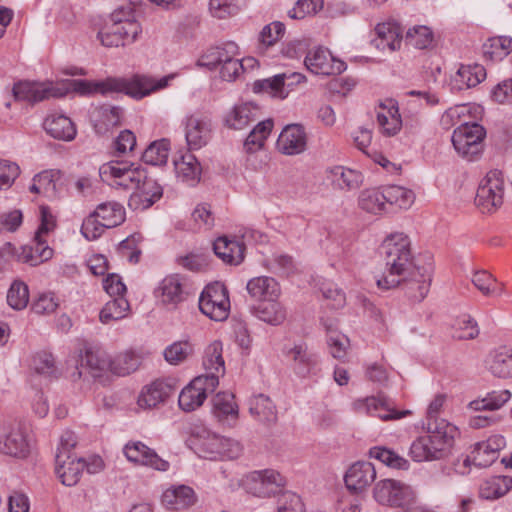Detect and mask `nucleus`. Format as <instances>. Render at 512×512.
<instances>
[{"instance_id": "nucleus-1", "label": "nucleus", "mask_w": 512, "mask_h": 512, "mask_svg": "<svg viewBox=\"0 0 512 512\" xmlns=\"http://www.w3.org/2000/svg\"><path fill=\"white\" fill-rule=\"evenodd\" d=\"M173 75L155 79L150 76L135 74L131 78L108 77L102 81L73 80V90L81 95L99 93L110 95L113 93H124L134 99H142L151 93L164 89L168 86Z\"/></svg>"}, {"instance_id": "nucleus-2", "label": "nucleus", "mask_w": 512, "mask_h": 512, "mask_svg": "<svg viewBox=\"0 0 512 512\" xmlns=\"http://www.w3.org/2000/svg\"><path fill=\"white\" fill-rule=\"evenodd\" d=\"M381 254L385 262V271L377 279V286L382 290L396 288L399 278L421 264L411 252V242L403 233H393L385 238L381 245Z\"/></svg>"}, {"instance_id": "nucleus-3", "label": "nucleus", "mask_w": 512, "mask_h": 512, "mask_svg": "<svg viewBox=\"0 0 512 512\" xmlns=\"http://www.w3.org/2000/svg\"><path fill=\"white\" fill-rule=\"evenodd\" d=\"M427 435L415 439L410 446V455L416 462L436 461L451 454L458 428L448 421L426 423Z\"/></svg>"}, {"instance_id": "nucleus-4", "label": "nucleus", "mask_w": 512, "mask_h": 512, "mask_svg": "<svg viewBox=\"0 0 512 512\" xmlns=\"http://www.w3.org/2000/svg\"><path fill=\"white\" fill-rule=\"evenodd\" d=\"M76 444L77 438L74 432H64L60 438V444L55 456L56 473L65 486L77 484L85 468V459L78 457L73 452Z\"/></svg>"}, {"instance_id": "nucleus-5", "label": "nucleus", "mask_w": 512, "mask_h": 512, "mask_svg": "<svg viewBox=\"0 0 512 512\" xmlns=\"http://www.w3.org/2000/svg\"><path fill=\"white\" fill-rule=\"evenodd\" d=\"M485 128L476 123H463L457 127L451 137L454 149L463 159L477 161L484 150Z\"/></svg>"}, {"instance_id": "nucleus-6", "label": "nucleus", "mask_w": 512, "mask_h": 512, "mask_svg": "<svg viewBox=\"0 0 512 512\" xmlns=\"http://www.w3.org/2000/svg\"><path fill=\"white\" fill-rule=\"evenodd\" d=\"M505 181L502 171L493 169L480 181L475 197V205L482 213H494L503 204Z\"/></svg>"}, {"instance_id": "nucleus-7", "label": "nucleus", "mask_w": 512, "mask_h": 512, "mask_svg": "<svg viewBox=\"0 0 512 512\" xmlns=\"http://www.w3.org/2000/svg\"><path fill=\"white\" fill-rule=\"evenodd\" d=\"M144 169L135 166L133 163L124 161H111L103 164L99 169V174L104 181L116 188H122L127 191H136L144 177Z\"/></svg>"}, {"instance_id": "nucleus-8", "label": "nucleus", "mask_w": 512, "mask_h": 512, "mask_svg": "<svg viewBox=\"0 0 512 512\" xmlns=\"http://www.w3.org/2000/svg\"><path fill=\"white\" fill-rule=\"evenodd\" d=\"M119 13H111L110 23H105L97 32V39L105 47H119L133 43L142 32L140 23H127L122 26Z\"/></svg>"}, {"instance_id": "nucleus-9", "label": "nucleus", "mask_w": 512, "mask_h": 512, "mask_svg": "<svg viewBox=\"0 0 512 512\" xmlns=\"http://www.w3.org/2000/svg\"><path fill=\"white\" fill-rule=\"evenodd\" d=\"M434 267L431 262L419 264L399 278L400 287L406 297L415 303L421 302L429 293Z\"/></svg>"}, {"instance_id": "nucleus-10", "label": "nucleus", "mask_w": 512, "mask_h": 512, "mask_svg": "<svg viewBox=\"0 0 512 512\" xmlns=\"http://www.w3.org/2000/svg\"><path fill=\"white\" fill-rule=\"evenodd\" d=\"M200 311L214 321H223L229 315L230 301L227 289L216 282L207 285L199 297Z\"/></svg>"}, {"instance_id": "nucleus-11", "label": "nucleus", "mask_w": 512, "mask_h": 512, "mask_svg": "<svg viewBox=\"0 0 512 512\" xmlns=\"http://www.w3.org/2000/svg\"><path fill=\"white\" fill-rule=\"evenodd\" d=\"M218 381L215 377H195L179 394V407L185 412H191L199 408L209 393L215 391Z\"/></svg>"}, {"instance_id": "nucleus-12", "label": "nucleus", "mask_w": 512, "mask_h": 512, "mask_svg": "<svg viewBox=\"0 0 512 512\" xmlns=\"http://www.w3.org/2000/svg\"><path fill=\"white\" fill-rule=\"evenodd\" d=\"M214 123L211 116L202 113L192 114L185 120V139L189 150H199L212 139Z\"/></svg>"}, {"instance_id": "nucleus-13", "label": "nucleus", "mask_w": 512, "mask_h": 512, "mask_svg": "<svg viewBox=\"0 0 512 512\" xmlns=\"http://www.w3.org/2000/svg\"><path fill=\"white\" fill-rule=\"evenodd\" d=\"M0 452L17 458L29 454V443L20 424L0 422Z\"/></svg>"}, {"instance_id": "nucleus-14", "label": "nucleus", "mask_w": 512, "mask_h": 512, "mask_svg": "<svg viewBox=\"0 0 512 512\" xmlns=\"http://www.w3.org/2000/svg\"><path fill=\"white\" fill-rule=\"evenodd\" d=\"M67 89L54 86L51 83H40L32 81H20L14 84L13 95L16 100L29 103H38L51 97L60 98L64 96Z\"/></svg>"}, {"instance_id": "nucleus-15", "label": "nucleus", "mask_w": 512, "mask_h": 512, "mask_svg": "<svg viewBox=\"0 0 512 512\" xmlns=\"http://www.w3.org/2000/svg\"><path fill=\"white\" fill-rule=\"evenodd\" d=\"M374 498L383 505L405 506L413 501L414 492L409 486L401 482L385 479L376 483Z\"/></svg>"}, {"instance_id": "nucleus-16", "label": "nucleus", "mask_w": 512, "mask_h": 512, "mask_svg": "<svg viewBox=\"0 0 512 512\" xmlns=\"http://www.w3.org/2000/svg\"><path fill=\"white\" fill-rule=\"evenodd\" d=\"M110 369V360L107 359L105 353L93 349H86L84 355H81L80 364L76 366L75 371L71 374L73 381L83 379L90 381L102 375L104 371Z\"/></svg>"}, {"instance_id": "nucleus-17", "label": "nucleus", "mask_w": 512, "mask_h": 512, "mask_svg": "<svg viewBox=\"0 0 512 512\" xmlns=\"http://www.w3.org/2000/svg\"><path fill=\"white\" fill-rule=\"evenodd\" d=\"M191 289L187 278L180 274H171L160 282L157 292L163 304L176 307L187 300Z\"/></svg>"}, {"instance_id": "nucleus-18", "label": "nucleus", "mask_w": 512, "mask_h": 512, "mask_svg": "<svg viewBox=\"0 0 512 512\" xmlns=\"http://www.w3.org/2000/svg\"><path fill=\"white\" fill-rule=\"evenodd\" d=\"M177 387L173 379H158L145 385L137 399V404L143 409H152L164 403Z\"/></svg>"}, {"instance_id": "nucleus-19", "label": "nucleus", "mask_w": 512, "mask_h": 512, "mask_svg": "<svg viewBox=\"0 0 512 512\" xmlns=\"http://www.w3.org/2000/svg\"><path fill=\"white\" fill-rule=\"evenodd\" d=\"M304 63L309 71L317 75H337L347 68L345 62L334 58L330 51L323 48L309 52Z\"/></svg>"}, {"instance_id": "nucleus-20", "label": "nucleus", "mask_w": 512, "mask_h": 512, "mask_svg": "<svg viewBox=\"0 0 512 512\" xmlns=\"http://www.w3.org/2000/svg\"><path fill=\"white\" fill-rule=\"evenodd\" d=\"M124 454L129 461L157 471H167L170 466L168 461L162 459L155 450L141 441L127 443Z\"/></svg>"}, {"instance_id": "nucleus-21", "label": "nucleus", "mask_w": 512, "mask_h": 512, "mask_svg": "<svg viewBox=\"0 0 512 512\" xmlns=\"http://www.w3.org/2000/svg\"><path fill=\"white\" fill-rule=\"evenodd\" d=\"M359 412L377 416L383 421L397 420L411 414L410 410L398 411L393 403L384 397H368L355 403Z\"/></svg>"}, {"instance_id": "nucleus-22", "label": "nucleus", "mask_w": 512, "mask_h": 512, "mask_svg": "<svg viewBox=\"0 0 512 512\" xmlns=\"http://www.w3.org/2000/svg\"><path fill=\"white\" fill-rule=\"evenodd\" d=\"M376 37L371 45L382 51L392 53L399 50L403 39V28L396 21L379 23L375 27Z\"/></svg>"}, {"instance_id": "nucleus-23", "label": "nucleus", "mask_w": 512, "mask_h": 512, "mask_svg": "<svg viewBox=\"0 0 512 512\" xmlns=\"http://www.w3.org/2000/svg\"><path fill=\"white\" fill-rule=\"evenodd\" d=\"M307 136L300 124L287 125L277 140L279 151L285 155H297L306 150Z\"/></svg>"}, {"instance_id": "nucleus-24", "label": "nucleus", "mask_w": 512, "mask_h": 512, "mask_svg": "<svg viewBox=\"0 0 512 512\" xmlns=\"http://www.w3.org/2000/svg\"><path fill=\"white\" fill-rule=\"evenodd\" d=\"M162 195V187L156 180L148 177L146 171H144L143 180L130 196L129 206L133 209H147L157 202Z\"/></svg>"}, {"instance_id": "nucleus-25", "label": "nucleus", "mask_w": 512, "mask_h": 512, "mask_svg": "<svg viewBox=\"0 0 512 512\" xmlns=\"http://www.w3.org/2000/svg\"><path fill=\"white\" fill-rule=\"evenodd\" d=\"M376 478V470L372 463L359 461L351 465L345 474L346 487L354 492L366 489Z\"/></svg>"}, {"instance_id": "nucleus-26", "label": "nucleus", "mask_w": 512, "mask_h": 512, "mask_svg": "<svg viewBox=\"0 0 512 512\" xmlns=\"http://www.w3.org/2000/svg\"><path fill=\"white\" fill-rule=\"evenodd\" d=\"M285 486V479L275 470L267 469L257 472L255 478L254 495L257 497H271L276 495L280 488Z\"/></svg>"}, {"instance_id": "nucleus-27", "label": "nucleus", "mask_w": 512, "mask_h": 512, "mask_svg": "<svg viewBox=\"0 0 512 512\" xmlns=\"http://www.w3.org/2000/svg\"><path fill=\"white\" fill-rule=\"evenodd\" d=\"M223 345L221 341H213L205 349L203 358V366L206 373L201 375L202 377H215L219 382L220 376L225 374V362L222 357Z\"/></svg>"}, {"instance_id": "nucleus-28", "label": "nucleus", "mask_w": 512, "mask_h": 512, "mask_svg": "<svg viewBox=\"0 0 512 512\" xmlns=\"http://www.w3.org/2000/svg\"><path fill=\"white\" fill-rule=\"evenodd\" d=\"M246 289L255 300L277 299L280 295V287L278 282L268 276H259L250 279L246 284Z\"/></svg>"}, {"instance_id": "nucleus-29", "label": "nucleus", "mask_w": 512, "mask_h": 512, "mask_svg": "<svg viewBox=\"0 0 512 512\" xmlns=\"http://www.w3.org/2000/svg\"><path fill=\"white\" fill-rule=\"evenodd\" d=\"M486 366L495 377H512V348L501 347L492 351L486 359Z\"/></svg>"}, {"instance_id": "nucleus-30", "label": "nucleus", "mask_w": 512, "mask_h": 512, "mask_svg": "<svg viewBox=\"0 0 512 512\" xmlns=\"http://www.w3.org/2000/svg\"><path fill=\"white\" fill-rule=\"evenodd\" d=\"M174 168L177 178L189 186H194L200 180L201 166L197 158L186 153L174 160Z\"/></svg>"}, {"instance_id": "nucleus-31", "label": "nucleus", "mask_w": 512, "mask_h": 512, "mask_svg": "<svg viewBox=\"0 0 512 512\" xmlns=\"http://www.w3.org/2000/svg\"><path fill=\"white\" fill-rule=\"evenodd\" d=\"M45 131L55 139L71 141L76 135V128L70 118L64 115H49L43 123Z\"/></svg>"}, {"instance_id": "nucleus-32", "label": "nucleus", "mask_w": 512, "mask_h": 512, "mask_svg": "<svg viewBox=\"0 0 512 512\" xmlns=\"http://www.w3.org/2000/svg\"><path fill=\"white\" fill-rule=\"evenodd\" d=\"M293 361V369L299 376L309 375L318 364V356L308 350L305 344L295 345L288 353Z\"/></svg>"}, {"instance_id": "nucleus-33", "label": "nucleus", "mask_w": 512, "mask_h": 512, "mask_svg": "<svg viewBox=\"0 0 512 512\" xmlns=\"http://www.w3.org/2000/svg\"><path fill=\"white\" fill-rule=\"evenodd\" d=\"M258 116V106L246 102L235 105L225 118V125L231 129L242 130L251 122L255 121Z\"/></svg>"}, {"instance_id": "nucleus-34", "label": "nucleus", "mask_w": 512, "mask_h": 512, "mask_svg": "<svg viewBox=\"0 0 512 512\" xmlns=\"http://www.w3.org/2000/svg\"><path fill=\"white\" fill-rule=\"evenodd\" d=\"M244 245L235 240H229L227 237H219L213 243L214 253L223 262L238 265L244 259Z\"/></svg>"}, {"instance_id": "nucleus-35", "label": "nucleus", "mask_w": 512, "mask_h": 512, "mask_svg": "<svg viewBox=\"0 0 512 512\" xmlns=\"http://www.w3.org/2000/svg\"><path fill=\"white\" fill-rule=\"evenodd\" d=\"M486 77L485 68L482 65L461 66L452 79L453 89L464 90L477 86Z\"/></svg>"}, {"instance_id": "nucleus-36", "label": "nucleus", "mask_w": 512, "mask_h": 512, "mask_svg": "<svg viewBox=\"0 0 512 512\" xmlns=\"http://www.w3.org/2000/svg\"><path fill=\"white\" fill-rule=\"evenodd\" d=\"M249 412L256 420L262 423L271 424L277 420L276 406L264 394H258L250 398Z\"/></svg>"}, {"instance_id": "nucleus-37", "label": "nucleus", "mask_w": 512, "mask_h": 512, "mask_svg": "<svg viewBox=\"0 0 512 512\" xmlns=\"http://www.w3.org/2000/svg\"><path fill=\"white\" fill-rule=\"evenodd\" d=\"M252 313L259 320L275 326L286 319V310L276 299L262 301L252 308Z\"/></svg>"}, {"instance_id": "nucleus-38", "label": "nucleus", "mask_w": 512, "mask_h": 512, "mask_svg": "<svg viewBox=\"0 0 512 512\" xmlns=\"http://www.w3.org/2000/svg\"><path fill=\"white\" fill-rule=\"evenodd\" d=\"M194 490L185 485L169 489L162 496L163 503L170 509L180 510L188 508L196 503Z\"/></svg>"}, {"instance_id": "nucleus-39", "label": "nucleus", "mask_w": 512, "mask_h": 512, "mask_svg": "<svg viewBox=\"0 0 512 512\" xmlns=\"http://www.w3.org/2000/svg\"><path fill=\"white\" fill-rule=\"evenodd\" d=\"M94 128L98 134H105L120 125L122 109L118 106L103 105L94 112Z\"/></svg>"}, {"instance_id": "nucleus-40", "label": "nucleus", "mask_w": 512, "mask_h": 512, "mask_svg": "<svg viewBox=\"0 0 512 512\" xmlns=\"http://www.w3.org/2000/svg\"><path fill=\"white\" fill-rule=\"evenodd\" d=\"M376 119L379 128L386 136H394L401 129L402 120L397 108H386L381 104L376 113Z\"/></svg>"}, {"instance_id": "nucleus-41", "label": "nucleus", "mask_w": 512, "mask_h": 512, "mask_svg": "<svg viewBox=\"0 0 512 512\" xmlns=\"http://www.w3.org/2000/svg\"><path fill=\"white\" fill-rule=\"evenodd\" d=\"M94 214L109 228L116 227L125 220V209L117 202L99 204Z\"/></svg>"}, {"instance_id": "nucleus-42", "label": "nucleus", "mask_w": 512, "mask_h": 512, "mask_svg": "<svg viewBox=\"0 0 512 512\" xmlns=\"http://www.w3.org/2000/svg\"><path fill=\"white\" fill-rule=\"evenodd\" d=\"M385 206H396L400 209L409 208L415 199L414 193L402 186L390 185L382 189Z\"/></svg>"}, {"instance_id": "nucleus-43", "label": "nucleus", "mask_w": 512, "mask_h": 512, "mask_svg": "<svg viewBox=\"0 0 512 512\" xmlns=\"http://www.w3.org/2000/svg\"><path fill=\"white\" fill-rule=\"evenodd\" d=\"M213 413L220 420L229 417L236 420L238 417V406L234 401V395L230 392H220L212 400Z\"/></svg>"}, {"instance_id": "nucleus-44", "label": "nucleus", "mask_w": 512, "mask_h": 512, "mask_svg": "<svg viewBox=\"0 0 512 512\" xmlns=\"http://www.w3.org/2000/svg\"><path fill=\"white\" fill-rule=\"evenodd\" d=\"M472 283L484 296L497 297L504 292L503 283H499L492 274L485 270L476 271L472 276Z\"/></svg>"}, {"instance_id": "nucleus-45", "label": "nucleus", "mask_w": 512, "mask_h": 512, "mask_svg": "<svg viewBox=\"0 0 512 512\" xmlns=\"http://www.w3.org/2000/svg\"><path fill=\"white\" fill-rule=\"evenodd\" d=\"M141 364V357L134 351H125L110 360V370L118 376H126L136 371Z\"/></svg>"}, {"instance_id": "nucleus-46", "label": "nucleus", "mask_w": 512, "mask_h": 512, "mask_svg": "<svg viewBox=\"0 0 512 512\" xmlns=\"http://www.w3.org/2000/svg\"><path fill=\"white\" fill-rule=\"evenodd\" d=\"M273 128V121L267 119L259 122L247 136L244 142V149L247 153L258 151L264 146V143L270 135Z\"/></svg>"}, {"instance_id": "nucleus-47", "label": "nucleus", "mask_w": 512, "mask_h": 512, "mask_svg": "<svg viewBox=\"0 0 512 512\" xmlns=\"http://www.w3.org/2000/svg\"><path fill=\"white\" fill-rule=\"evenodd\" d=\"M285 74H277L271 78L257 80L253 83L255 93L265 92L272 97L284 99L288 96L285 90Z\"/></svg>"}, {"instance_id": "nucleus-48", "label": "nucleus", "mask_w": 512, "mask_h": 512, "mask_svg": "<svg viewBox=\"0 0 512 512\" xmlns=\"http://www.w3.org/2000/svg\"><path fill=\"white\" fill-rule=\"evenodd\" d=\"M512 488V478L495 476L486 480L480 488V495L485 499H497L504 496Z\"/></svg>"}, {"instance_id": "nucleus-49", "label": "nucleus", "mask_w": 512, "mask_h": 512, "mask_svg": "<svg viewBox=\"0 0 512 512\" xmlns=\"http://www.w3.org/2000/svg\"><path fill=\"white\" fill-rule=\"evenodd\" d=\"M511 398L509 390L492 391L483 399L473 400L469 403V408L474 411L498 410Z\"/></svg>"}, {"instance_id": "nucleus-50", "label": "nucleus", "mask_w": 512, "mask_h": 512, "mask_svg": "<svg viewBox=\"0 0 512 512\" xmlns=\"http://www.w3.org/2000/svg\"><path fill=\"white\" fill-rule=\"evenodd\" d=\"M512 51V38L499 36L490 38L483 45V54L487 59L499 61Z\"/></svg>"}, {"instance_id": "nucleus-51", "label": "nucleus", "mask_w": 512, "mask_h": 512, "mask_svg": "<svg viewBox=\"0 0 512 512\" xmlns=\"http://www.w3.org/2000/svg\"><path fill=\"white\" fill-rule=\"evenodd\" d=\"M129 310V302L125 297H115L101 309L99 319L103 324L123 319Z\"/></svg>"}, {"instance_id": "nucleus-52", "label": "nucleus", "mask_w": 512, "mask_h": 512, "mask_svg": "<svg viewBox=\"0 0 512 512\" xmlns=\"http://www.w3.org/2000/svg\"><path fill=\"white\" fill-rule=\"evenodd\" d=\"M222 436L207 432L206 436H200L197 439L196 449L199 457L206 459H216L221 457Z\"/></svg>"}, {"instance_id": "nucleus-53", "label": "nucleus", "mask_w": 512, "mask_h": 512, "mask_svg": "<svg viewBox=\"0 0 512 512\" xmlns=\"http://www.w3.org/2000/svg\"><path fill=\"white\" fill-rule=\"evenodd\" d=\"M334 184L344 190H351L359 187L362 182L361 174L352 169L345 168L343 166H336L331 169Z\"/></svg>"}, {"instance_id": "nucleus-54", "label": "nucleus", "mask_w": 512, "mask_h": 512, "mask_svg": "<svg viewBox=\"0 0 512 512\" xmlns=\"http://www.w3.org/2000/svg\"><path fill=\"white\" fill-rule=\"evenodd\" d=\"M169 155V142L161 139L151 143L142 153V160L146 164L160 166L166 164Z\"/></svg>"}, {"instance_id": "nucleus-55", "label": "nucleus", "mask_w": 512, "mask_h": 512, "mask_svg": "<svg viewBox=\"0 0 512 512\" xmlns=\"http://www.w3.org/2000/svg\"><path fill=\"white\" fill-rule=\"evenodd\" d=\"M382 190L366 189L363 190L358 198V205L362 210L368 213L378 214L385 210V201Z\"/></svg>"}, {"instance_id": "nucleus-56", "label": "nucleus", "mask_w": 512, "mask_h": 512, "mask_svg": "<svg viewBox=\"0 0 512 512\" xmlns=\"http://www.w3.org/2000/svg\"><path fill=\"white\" fill-rule=\"evenodd\" d=\"M246 5V0H210L209 10L218 19L237 15Z\"/></svg>"}, {"instance_id": "nucleus-57", "label": "nucleus", "mask_w": 512, "mask_h": 512, "mask_svg": "<svg viewBox=\"0 0 512 512\" xmlns=\"http://www.w3.org/2000/svg\"><path fill=\"white\" fill-rule=\"evenodd\" d=\"M434 40V35L428 26L416 25L409 28L405 34V41L407 44L417 48L426 49Z\"/></svg>"}, {"instance_id": "nucleus-58", "label": "nucleus", "mask_w": 512, "mask_h": 512, "mask_svg": "<svg viewBox=\"0 0 512 512\" xmlns=\"http://www.w3.org/2000/svg\"><path fill=\"white\" fill-rule=\"evenodd\" d=\"M369 456L391 468L406 470L409 467V462L405 458L385 447H372Z\"/></svg>"}, {"instance_id": "nucleus-59", "label": "nucleus", "mask_w": 512, "mask_h": 512, "mask_svg": "<svg viewBox=\"0 0 512 512\" xmlns=\"http://www.w3.org/2000/svg\"><path fill=\"white\" fill-rule=\"evenodd\" d=\"M327 330V344L330 354L333 358L342 360L347 354V349L350 346L348 337L336 330L331 326H326Z\"/></svg>"}, {"instance_id": "nucleus-60", "label": "nucleus", "mask_w": 512, "mask_h": 512, "mask_svg": "<svg viewBox=\"0 0 512 512\" xmlns=\"http://www.w3.org/2000/svg\"><path fill=\"white\" fill-rule=\"evenodd\" d=\"M193 354V346L188 341H177L165 348L163 355L171 365H179Z\"/></svg>"}, {"instance_id": "nucleus-61", "label": "nucleus", "mask_w": 512, "mask_h": 512, "mask_svg": "<svg viewBox=\"0 0 512 512\" xmlns=\"http://www.w3.org/2000/svg\"><path fill=\"white\" fill-rule=\"evenodd\" d=\"M28 302V286L23 281H14L7 292L8 305L14 310H22L27 306Z\"/></svg>"}, {"instance_id": "nucleus-62", "label": "nucleus", "mask_w": 512, "mask_h": 512, "mask_svg": "<svg viewBox=\"0 0 512 512\" xmlns=\"http://www.w3.org/2000/svg\"><path fill=\"white\" fill-rule=\"evenodd\" d=\"M453 327V337L459 340L474 339L479 334L476 321L468 315L457 318Z\"/></svg>"}, {"instance_id": "nucleus-63", "label": "nucleus", "mask_w": 512, "mask_h": 512, "mask_svg": "<svg viewBox=\"0 0 512 512\" xmlns=\"http://www.w3.org/2000/svg\"><path fill=\"white\" fill-rule=\"evenodd\" d=\"M276 512H306V510L300 496L291 491H284L277 498Z\"/></svg>"}, {"instance_id": "nucleus-64", "label": "nucleus", "mask_w": 512, "mask_h": 512, "mask_svg": "<svg viewBox=\"0 0 512 512\" xmlns=\"http://www.w3.org/2000/svg\"><path fill=\"white\" fill-rule=\"evenodd\" d=\"M324 6V0H298L295 6L288 11L292 19H304L308 15H314Z\"/></svg>"}]
</instances>
